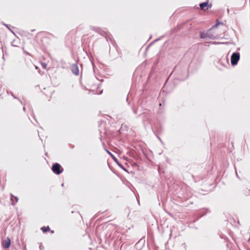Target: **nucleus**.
<instances>
[{
    "label": "nucleus",
    "mask_w": 250,
    "mask_h": 250,
    "mask_svg": "<svg viewBox=\"0 0 250 250\" xmlns=\"http://www.w3.org/2000/svg\"><path fill=\"white\" fill-rule=\"evenodd\" d=\"M11 196V200L12 202V205H15L16 203H17L18 201V198L17 196H14L12 194H10Z\"/></svg>",
    "instance_id": "obj_6"
},
{
    "label": "nucleus",
    "mask_w": 250,
    "mask_h": 250,
    "mask_svg": "<svg viewBox=\"0 0 250 250\" xmlns=\"http://www.w3.org/2000/svg\"><path fill=\"white\" fill-rule=\"evenodd\" d=\"M52 169L53 172L57 175L61 174L63 171V168L61 167V165L58 163L53 164Z\"/></svg>",
    "instance_id": "obj_1"
},
{
    "label": "nucleus",
    "mask_w": 250,
    "mask_h": 250,
    "mask_svg": "<svg viewBox=\"0 0 250 250\" xmlns=\"http://www.w3.org/2000/svg\"><path fill=\"white\" fill-rule=\"evenodd\" d=\"M219 43H220V42H213V44H219Z\"/></svg>",
    "instance_id": "obj_14"
},
{
    "label": "nucleus",
    "mask_w": 250,
    "mask_h": 250,
    "mask_svg": "<svg viewBox=\"0 0 250 250\" xmlns=\"http://www.w3.org/2000/svg\"><path fill=\"white\" fill-rule=\"evenodd\" d=\"M133 112L134 113V114H136L137 113V111L136 110H133Z\"/></svg>",
    "instance_id": "obj_15"
},
{
    "label": "nucleus",
    "mask_w": 250,
    "mask_h": 250,
    "mask_svg": "<svg viewBox=\"0 0 250 250\" xmlns=\"http://www.w3.org/2000/svg\"><path fill=\"white\" fill-rule=\"evenodd\" d=\"M62 187H63V184H62Z\"/></svg>",
    "instance_id": "obj_16"
},
{
    "label": "nucleus",
    "mask_w": 250,
    "mask_h": 250,
    "mask_svg": "<svg viewBox=\"0 0 250 250\" xmlns=\"http://www.w3.org/2000/svg\"><path fill=\"white\" fill-rule=\"evenodd\" d=\"M11 245V240L9 238L7 237L5 240H3L2 243V247L4 248L7 249L9 248Z\"/></svg>",
    "instance_id": "obj_4"
},
{
    "label": "nucleus",
    "mask_w": 250,
    "mask_h": 250,
    "mask_svg": "<svg viewBox=\"0 0 250 250\" xmlns=\"http://www.w3.org/2000/svg\"><path fill=\"white\" fill-rule=\"evenodd\" d=\"M106 151L107 152V153L109 155H110V156H111L115 161L117 160V159L114 157V156H113V155L112 154V153L110 152H109L108 150H106Z\"/></svg>",
    "instance_id": "obj_9"
},
{
    "label": "nucleus",
    "mask_w": 250,
    "mask_h": 250,
    "mask_svg": "<svg viewBox=\"0 0 250 250\" xmlns=\"http://www.w3.org/2000/svg\"><path fill=\"white\" fill-rule=\"evenodd\" d=\"M42 66L43 68L45 69L47 67V64L45 63H42Z\"/></svg>",
    "instance_id": "obj_10"
},
{
    "label": "nucleus",
    "mask_w": 250,
    "mask_h": 250,
    "mask_svg": "<svg viewBox=\"0 0 250 250\" xmlns=\"http://www.w3.org/2000/svg\"><path fill=\"white\" fill-rule=\"evenodd\" d=\"M206 37V35L204 33H201V38H204Z\"/></svg>",
    "instance_id": "obj_12"
},
{
    "label": "nucleus",
    "mask_w": 250,
    "mask_h": 250,
    "mask_svg": "<svg viewBox=\"0 0 250 250\" xmlns=\"http://www.w3.org/2000/svg\"><path fill=\"white\" fill-rule=\"evenodd\" d=\"M71 69L72 73L75 75H78L79 70L78 65L76 63L73 64L71 66Z\"/></svg>",
    "instance_id": "obj_3"
},
{
    "label": "nucleus",
    "mask_w": 250,
    "mask_h": 250,
    "mask_svg": "<svg viewBox=\"0 0 250 250\" xmlns=\"http://www.w3.org/2000/svg\"><path fill=\"white\" fill-rule=\"evenodd\" d=\"M200 8L201 9L203 10L204 7H207V9L210 8L211 7V4H208V1H206L200 4Z\"/></svg>",
    "instance_id": "obj_5"
},
{
    "label": "nucleus",
    "mask_w": 250,
    "mask_h": 250,
    "mask_svg": "<svg viewBox=\"0 0 250 250\" xmlns=\"http://www.w3.org/2000/svg\"><path fill=\"white\" fill-rule=\"evenodd\" d=\"M240 59V54L239 53H233L230 59L231 63L232 65H235L237 64L238 61Z\"/></svg>",
    "instance_id": "obj_2"
},
{
    "label": "nucleus",
    "mask_w": 250,
    "mask_h": 250,
    "mask_svg": "<svg viewBox=\"0 0 250 250\" xmlns=\"http://www.w3.org/2000/svg\"><path fill=\"white\" fill-rule=\"evenodd\" d=\"M236 175L237 176V173L236 171Z\"/></svg>",
    "instance_id": "obj_17"
},
{
    "label": "nucleus",
    "mask_w": 250,
    "mask_h": 250,
    "mask_svg": "<svg viewBox=\"0 0 250 250\" xmlns=\"http://www.w3.org/2000/svg\"><path fill=\"white\" fill-rule=\"evenodd\" d=\"M3 25H5L7 28L9 29L7 24L3 23Z\"/></svg>",
    "instance_id": "obj_13"
},
{
    "label": "nucleus",
    "mask_w": 250,
    "mask_h": 250,
    "mask_svg": "<svg viewBox=\"0 0 250 250\" xmlns=\"http://www.w3.org/2000/svg\"><path fill=\"white\" fill-rule=\"evenodd\" d=\"M91 29L94 30V31H95L96 32L100 33V34L102 35H104V34H105L106 35V33L102 31L100 29L97 28V27H92L91 28Z\"/></svg>",
    "instance_id": "obj_7"
},
{
    "label": "nucleus",
    "mask_w": 250,
    "mask_h": 250,
    "mask_svg": "<svg viewBox=\"0 0 250 250\" xmlns=\"http://www.w3.org/2000/svg\"><path fill=\"white\" fill-rule=\"evenodd\" d=\"M41 229L42 230V231L43 232H46L47 230H49L50 229V228H49V227H42L41 228Z\"/></svg>",
    "instance_id": "obj_8"
},
{
    "label": "nucleus",
    "mask_w": 250,
    "mask_h": 250,
    "mask_svg": "<svg viewBox=\"0 0 250 250\" xmlns=\"http://www.w3.org/2000/svg\"><path fill=\"white\" fill-rule=\"evenodd\" d=\"M220 24V22H217L216 24H215V25H213V26H212V28H215V27H217V26H218V24Z\"/></svg>",
    "instance_id": "obj_11"
}]
</instances>
